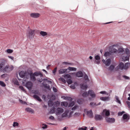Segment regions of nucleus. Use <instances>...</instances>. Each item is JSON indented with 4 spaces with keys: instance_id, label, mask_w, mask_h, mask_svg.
I'll use <instances>...</instances> for the list:
<instances>
[{
    "instance_id": "nucleus-18",
    "label": "nucleus",
    "mask_w": 130,
    "mask_h": 130,
    "mask_svg": "<svg viewBox=\"0 0 130 130\" xmlns=\"http://www.w3.org/2000/svg\"><path fill=\"white\" fill-rule=\"evenodd\" d=\"M30 79L32 81H35L36 80V78L35 77L34 74L33 73H30Z\"/></svg>"
},
{
    "instance_id": "nucleus-41",
    "label": "nucleus",
    "mask_w": 130,
    "mask_h": 130,
    "mask_svg": "<svg viewBox=\"0 0 130 130\" xmlns=\"http://www.w3.org/2000/svg\"><path fill=\"white\" fill-rule=\"evenodd\" d=\"M6 51L8 53H12L13 52V50L10 49H8Z\"/></svg>"
},
{
    "instance_id": "nucleus-37",
    "label": "nucleus",
    "mask_w": 130,
    "mask_h": 130,
    "mask_svg": "<svg viewBox=\"0 0 130 130\" xmlns=\"http://www.w3.org/2000/svg\"><path fill=\"white\" fill-rule=\"evenodd\" d=\"M74 101H72L69 104L68 107H72L74 105Z\"/></svg>"
},
{
    "instance_id": "nucleus-56",
    "label": "nucleus",
    "mask_w": 130,
    "mask_h": 130,
    "mask_svg": "<svg viewBox=\"0 0 130 130\" xmlns=\"http://www.w3.org/2000/svg\"><path fill=\"white\" fill-rule=\"evenodd\" d=\"M70 76V75L69 74H67L64 75V77L65 78H68Z\"/></svg>"
},
{
    "instance_id": "nucleus-20",
    "label": "nucleus",
    "mask_w": 130,
    "mask_h": 130,
    "mask_svg": "<svg viewBox=\"0 0 130 130\" xmlns=\"http://www.w3.org/2000/svg\"><path fill=\"white\" fill-rule=\"evenodd\" d=\"M58 64H62V65H72L73 64L72 63H69L68 62H58Z\"/></svg>"
},
{
    "instance_id": "nucleus-49",
    "label": "nucleus",
    "mask_w": 130,
    "mask_h": 130,
    "mask_svg": "<svg viewBox=\"0 0 130 130\" xmlns=\"http://www.w3.org/2000/svg\"><path fill=\"white\" fill-rule=\"evenodd\" d=\"M51 100L53 101L55 100L56 98V96L54 95H51Z\"/></svg>"
},
{
    "instance_id": "nucleus-4",
    "label": "nucleus",
    "mask_w": 130,
    "mask_h": 130,
    "mask_svg": "<svg viewBox=\"0 0 130 130\" xmlns=\"http://www.w3.org/2000/svg\"><path fill=\"white\" fill-rule=\"evenodd\" d=\"M118 44H116L113 45L112 46V47H110L109 48V51L110 52L113 53H117L118 52V50L115 48H114L113 47H118Z\"/></svg>"
},
{
    "instance_id": "nucleus-6",
    "label": "nucleus",
    "mask_w": 130,
    "mask_h": 130,
    "mask_svg": "<svg viewBox=\"0 0 130 130\" xmlns=\"http://www.w3.org/2000/svg\"><path fill=\"white\" fill-rule=\"evenodd\" d=\"M33 85L31 81H29L26 83L25 86L28 89L30 90L31 89Z\"/></svg>"
},
{
    "instance_id": "nucleus-62",
    "label": "nucleus",
    "mask_w": 130,
    "mask_h": 130,
    "mask_svg": "<svg viewBox=\"0 0 130 130\" xmlns=\"http://www.w3.org/2000/svg\"><path fill=\"white\" fill-rule=\"evenodd\" d=\"M70 88L72 89H74L75 88V87L74 85L72 84L71 85Z\"/></svg>"
},
{
    "instance_id": "nucleus-63",
    "label": "nucleus",
    "mask_w": 130,
    "mask_h": 130,
    "mask_svg": "<svg viewBox=\"0 0 130 130\" xmlns=\"http://www.w3.org/2000/svg\"><path fill=\"white\" fill-rule=\"evenodd\" d=\"M53 89L54 91L55 92H57V90L54 87H53Z\"/></svg>"
},
{
    "instance_id": "nucleus-60",
    "label": "nucleus",
    "mask_w": 130,
    "mask_h": 130,
    "mask_svg": "<svg viewBox=\"0 0 130 130\" xmlns=\"http://www.w3.org/2000/svg\"><path fill=\"white\" fill-rule=\"evenodd\" d=\"M14 83L15 84V85H19V83L18 81L16 79L15 80V81Z\"/></svg>"
},
{
    "instance_id": "nucleus-2",
    "label": "nucleus",
    "mask_w": 130,
    "mask_h": 130,
    "mask_svg": "<svg viewBox=\"0 0 130 130\" xmlns=\"http://www.w3.org/2000/svg\"><path fill=\"white\" fill-rule=\"evenodd\" d=\"M36 31L35 30L31 29L28 30L26 33L27 37L30 39L33 38L35 35Z\"/></svg>"
},
{
    "instance_id": "nucleus-31",
    "label": "nucleus",
    "mask_w": 130,
    "mask_h": 130,
    "mask_svg": "<svg viewBox=\"0 0 130 130\" xmlns=\"http://www.w3.org/2000/svg\"><path fill=\"white\" fill-rule=\"evenodd\" d=\"M19 75L20 77L22 78L24 77L25 76L24 73L22 72H21L19 73Z\"/></svg>"
},
{
    "instance_id": "nucleus-52",
    "label": "nucleus",
    "mask_w": 130,
    "mask_h": 130,
    "mask_svg": "<svg viewBox=\"0 0 130 130\" xmlns=\"http://www.w3.org/2000/svg\"><path fill=\"white\" fill-rule=\"evenodd\" d=\"M125 112L124 111L122 112H119L118 113V115L119 116H121Z\"/></svg>"
},
{
    "instance_id": "nucleus-28",
    "label": "nucleus",
    "mask_w": 130,
    "mask_h": 130,
    "mask_svg": "<svg viewBox=\"0 0 130 130\" xmlns=\"http://www.w3.org/2000/svg\"><path fill=\"white\" fill-rule=\"evenodd\" d=\"M64 97V99L65 100H67L70 101H71L73 100L72 98L70 97L67 96Z\"/></svg>"
},
{
    "instance_id": "nucleus-25",
    "label": "nucleus",
    "mask_w": 130,
    "mask_h": 130,
    "mask_svg": "<svg viewBox=\"0 0 130 130\" xmlns=\"http://www.w3.org/2000/svg\"><path fill=\"white\" fill-rule=\"evenodd\" d=\"M109 98L108 97H101L100 98L101 100L105 101L106 100H108L109 99Z\"/></svg>"
},
{
    "instance_id": "nucleus-16",
    "label": "nucleus",
    "mask_w": 130,
    "mask_h": 130,
    "mask_svg": "<svg viewBox=\"0 0 130 130\" xmlns=\"http://www.w3.org/2000/svg\"><path fill=\"white\" fill-rule=\"evenodd\" d=\"M83 75L84 74L81 71L78 72L76 74V76L78 77H82Z\"/></svg>"
},
{
    "instance_id": "nucleus-59",
    "label": "nucleus",
    "mask_w": 130,
    "mask_h": 130,
    "mask_svg": "<svg viewBox=\"0 0 130 130\" xmlns=\"http://www.w3.org/2000/svg\"><path fill=\"white\" fill-rule=\"evenodd\" d=\"M122 77H124L126 79H129V78L126 75H123Z\"/></svg>"
},
{
    "instance_id": "nucleus-35",
    "label": "nucleus",
    "mask_w": 130,
    "mask_h": 130,
    "mask_svg": "<svg viewBox=\"0 0 130 130\" xmlns=\"http://www.w3.org/2000/svg\"><path fill=\"white\" fill-rule=\"evenodd\" d=\"M87 127L84 126L81 128H79L78 129V130H87Z\"/></svg>"
},
{
    "instance_id": "nucleus-9",
    "label": "nucleus",
    "mask_w": 130,
    "mask_h": 130,
    "mask_svg": "<svg viewBox=\"0 0 130 130\" xmlns=\"http://www.w3.org/2000/svg\"><path fill=\"white\" fill-rule=\"evenodd\" d=\"M40 15V14L38 13H32L30 14V16L32 18H36L39 17Z\"/></svg>"
},
{
    "instance_id": "nucleus-47",
    "label": "nucleus",
    "mask_w": 130,
    "mask_h": 130,
    "mask_svg": "<svg viewBox=\"0 0 130 130\" xmlns=\"http://www.w3.org/2000/svg\"><path fill=\"white\" fill-rule=\"evenodd\" d=\"M84 78L86 80H87L88 81H89V80L88 76L86 74H85Z\"/></svg>"
},
{
    "instance_id": "nucleus-3",
    "label": "nucleus",
    "mask_w": 130,
    "mask_h": 130,
    "mask_svg": "<svg viewBox=\"0 0 130 130\" xmlns=\"http://www.w3.org/2000/svg\"><path fill=\"white\" fill-rule=\"evenodd\" d=\"M9 66H6L3 69L2 66H0V71L4 73L8 72L13 70V66H11V68L9 67Z\"/></svg>"
},
{
    "instance_id": "nucleus-64",
    "label": "nucleus",
    "mask_w": 130,
    "mask_h": 130,
    "mask_svg": "<svg viewBox=\"0 0 130 130\" xmlns=\"http://www.w3.org/2000/svg\"><path fill=\"white\" fill-rule=\"evenodd\" d=\"M126 103L128 105V107L130 108V102L128 101H126Z\"/></svg>"
},
{
    "instance_id": "nucleus-14",
    "label": "nucleus",
    "mask_w": 130,
    "mask_h": 130,
    "mask_svg": "<svg viewBox=\"0 0 130 130\" xmlns=\"http://www.w3.org/2000/svg\"><path fill=\"white\" fill-rule=\"evenodd\" d=\"M118 66L117 67H116L115 69L116 71H118L119 69H125V67L126 66H127V67H128V66Z\"/></svg>"
},
{
    "instance_id": "nucleus-45",
    "label": "nucleus",
    "mask_w": 130,
    "mask_h": 130,
    "mask_svg": "<svg viewBox=\"0 0 130 130\" xmlns=\"http://www.w3.org/2000/svg\"><path fill=\"white\" fill-rule=\"evenodd\" d=\"M19 101L20 103L22 104H27V103L25 101H23L22 100L19 99Z\"/></svg>"
},
{
    "instance_id": "nucleus-22",
    "label": "nucleus",
    "mask_w": 130,
    "mask_h": 130,
    "mask_svg": "<svg viewBox=\"0 0 130 130\" xmlns=\"http://www.w3.org/2000/svg\"><path fill=\"white\" fill-rule=\"evenodd\" d=\"M25 110L27 112H31L32 113H34V110L30 108H27L25 109Z\"/></svg>"
},
{
    "instance_id": "nucleus-8",
    "label": "nucleus",
    "mask_w": 130,
    "mask_h": 130,
    "mask_svg": "<svg viewBox=\"0 0 130 130\" xmlns=\"http://www.w3.org/2000/svg\"><path fill=\"white\" fill-rule=\"evenodd\" d=\"M122 118L125 122H127L129 119V116L127 114H125L123 115Z\"/></svg>"
},
{
    "instance_id": "nucleus-17",
    "label": "nucleus",
    "mask_w": 130,
    "mask_h": 130,
    "mask_svg": "<svg viewBox=\"0 0 130 130\" xmlns=\"http://www.w3.org/2000/svg\"><path fill=\"white\" fill-rule=\"evenodd\" d=\"M80 85L81 88L83 90H86L87 88V86L84 83L81 84Z\"/></svg>"
},
{
    "instance_id": "nucleus-51",
    "label": "nucleus",
    "mask_w": 130,
    "mask_h": 130,
    "mask_svg": "<svg viewBox=\"0 0 130 130\" xmlns=\"http://www.w3.org/2000/svg\"><path fill=\"white\" fill-rule=\"evenodd\" d=\"M7 74H2L1 76V77L3 78H5L7 76Z\"/></svg>"
},
{
    "instance_id": "nucleus-48",
    "label": "nucleus",
    "mask_w": 130,
    "mask_h": 130,
    "mask_svg": "<svg viewBox=\"0 0 130 130\" xmlns=\"http://www.w3.org/2000/svg\"><path fill=\"white\" fill-rule=\"evenodd\" d=\"M19 88L21 90H22L24 92H26L25 90L24 89L23 87L22 86H20L19 87Z\"/></svg>"
},
{
    "instance_id": "nucleus-40",
    "label": "nucleus",
    "mask_w": 130,
    "mask_h": 130,
    "mask_svg": "<svg viewBox=\"0 0 130 130\" xmlns=\"http://www.w3.org/2000/svg\"><path fill=\"white\" fill-rule=\"evenodd\" d=\"M69 70L70 71H75L76 70V68L74 67H69Z\"/></svg>"
},
{
    "instance_id": "nucleus-53",
    "label": "nucleus",
    "mask_w": 130,
    "mask_h": 130,
    "mask_svg": "<svg viewBox=\"0 0 130 130\" xmlns=\"http://www.w3.org/2000/svg\"><path fill=\"white\" fill-rule=\"evenodd\" d=\"M60 79H61V81L64 83H66V80L63 78L60 77Z\"/></svg>"
},
{
    "instance_id": "nucleus-24",
    "label": "nucleus",
    "mask_w": 130,
    "mask_h": 130,
    "mask_svg": "<svg viewBox=\"0 0 130 130\" xmlns=\"http://www.w3.org/2000/svg\"><path fill=\"white\" fill-rule=\"evenodd\" d=\"M7 60L5 59H3L2 60L1 62L2 64H0V65H3L7 63Z\"/></svg>"
},
{
    "instance_id": "nucleus-21",
    "label": "nucleus",
    "mask_w": 130,
    "mask_h": 130,
    "mask_svg": "<svg viewBox=\"0 0 130 130\" xmlns=\"http://www.w3.org/2000/svg\"><path fill=\"white\" fill-rule=\"evenodd\" d=\"M60 102L58 101H56L54 103L53 105V107H57L60 105Z\"/></svg>"
},
{
    "instance_id": "nucleus-44",
    "label": "nucleus",
    "mask_w": 130,
    "mask_h": 130,
    "mask_svg": "<svg viewBox=\"0 0 130 130\" xmlns=\"http://www.w3.org/2000/svg\"><path fill=\"white\" fill-rule=\"evenodd\" d=\"M42 125L43 126L42 127V128L43 129H45L47 128V125L44 124H43Z\"/></svg>"
},
{
    "instance_id": "nucleus-58",
    "label": "nucleus",
    "mask_w": 130,
    "mask_h": 130,
    "mask_svg": "<svg viewBox=\"0 0 130 130\" xmlns=\"http://www.w3.org/2000/svg\"><path fill=\"white\" fill-rule=\"evenodd\" d=\"M43 85L44 86V87L45 88L49 89V86H47V84H43Z\"/></svg>"
},
{
    "instance_id": "nucleus-39",
    "label": "nucleus",
    "mask_w": 130,
    "mask_h": 130,
    "mask_svg": "<svg viewBox=\"0 0 130 130\" xmlns=\"http://www.w3.org/2000/svg\"><path fill=\"white\" fill-rule=\"evenodd\" d=\"M67 82L68 84H70L72 83V80L70 79H68L67 80Z\"/></svg>"
},
{
    "instance_id": "nucleus-32",
    "label": "nucleus",
    "mask_w": 130,
    "mask_h": 130,
    "mask_svg": "<svg viewBox=\"0 0 130 130\" xmlns=\"http://www.w3.org/2000/svg\"><path fill=\"white\" fill-rule=\"evenodd\" d=\"M111 55V53L108 52H106L104 54V56L106 57L110 56Z\"/></svg>"
},
{
    "instance_id": "nucleus-15",
    "label": "nucleus",
    "mask_w": 130,
    "mask_h": 130,
    "mask_svg": "<svg viewBox=\"0 0 130 130\" xmlns=\"http://www.w3.org/2000/svg\"><path fill=\"white\" fill-rule=\"evenodd\" d=\"M88 93L93 98H94L95 96V95L94 92L92 90H89Z\"/></svg>"
},
{
    "instance_id": "nucleus-29",
    "label": "nucleus",
    "mask_w": 130,
    "mask_h": 130,
    "mask_svg": "<svg viewBox=\"0 0 130 130\" xmlns=\"http://www.w3.org/2000/svg\"><path fill=\"white\" fill-rule=\"evenodd\" d=\"M48 104L49 106L52 107L53 106L54 103L52 101L50 100L48 101Z\"/></svg>"
},
{
    "instance_id": "nucleus-12",
    "label": "nucleus",
    "mask_w": 130,
    "mask_h": 130,
    "mask_svg": "<svg viewBox=\"0 0 130 130\" xmlns=\"http://www.w3.org/2000/svg\"><path fill=\"white\" fill-rule=\"evenodd\" d=\"M87 115L90 118H93V113L92 110L91 109L90 111H87Z\"/></svg>"
},
{
    "instance_id": "nucleus-13",
    "label": "nucleus",
    "mask_w": 130,
    "mask_h": 130,
    "mask_svg": "<svg viewBox=\"0 0 130 130\" xmlns=\"http://www.w3.org/2000/svg\"><path fill=\"white\" fill-rule=\"evenodd\" d=\"M95 62L98 64H99L100 62V56L98 55L95 56Z\"/></svg>"
},
{
    "instance_id": "nucleus-30",
    "label": "nucleus",
    "mask_w": 130,
    "mask_h": 130,
    "mask_svg": "<svg viewBox=\"0 0 130 130\" xmlns=\"http://www.w3.org/2000/svg\"><path fill=\"white\" fill-rule=\"evenodd\" d=\"M88 93L87 92H85L82 94V96L84 98H85L88 96Z\"/></svg>"
},
{
    "instance_id": "nucleus-54",
    "label": "nucleus",
    "mask_w": 130,
    "mask_h": 130,
    "mask_svg": "<svg viewBox=\"0 0 130 130\" xmlns=\"http://www.w3.org/2000/svg\"><path fill=\"white\" fill-rule=\"evenodd\" d=\"M116 99L117 100V102L119 104H121V102L119 100L118 97L117 96H116Z\"/></svg>"
},
{
    "instance_id": "nucleus-33",
    "label": "nucleus",
    "mask_w": 130,
    "mask_h": 130,
    "mask_svg": "<svg viewBox=\"0 0 130 130\" xmlns=\"http://www.w3.org/2000/svg\"><path fill=\"white\" fill-rule=\"evenodd\" d=\"M68 103L66 102H62L61 104L62 105L64 106L65 107H67L68 105Z\"/></svg>"
},
{
    "instance_id": "nucleus-10",
    "label": "nucleus",
    "mask_w": 130,
    "mask_h": 130,
    "mask_svg": "<svg viewBox=\"0 0 130 130\" xmlns=\"http://www.w3.org/2000/svg\"><path fill=\"white\" fill-rule=\"evenodd\" d=\"M111 61V59L110 58L107 59L106 61L103 59L102 60L103 62L105 64V65H109L110 64Z\"/></svg>"
},
{
    "instance_id": "nucleus-43",
    "label": "nucleus",
    "mask_w": 130,
    "mask_h": 130,
    "mask_svg": "<svg viewBox=\"0 0 130 130\" xmlns=\"http://www.w3.org/2000/svg\"><path fill=\"white\" fill-rule=\"evenodd\" d=\"M35 76H37L39 75L40 74V72H35L33 73Z\"/></svg>"
},
{
    "instance_id": "nucleus-36",
    "label": "nucleus",
    "mask_w": 130,
    "mask_h": 130,
    "mask_svg": "<svg viewBox=\"0 0 130 130\" xmlns=\"http://www.w3.org/2000/svg\"><path fill=\"white\" fill-rule=\"evenodd\" d=\"M0 85L3 87H5L6 86V84L4 82L1 81H0Z\"/></svg>"
},
{
    "instance_id": "nucleus-57",
    "label": "nucleus",
    "mask_w": 130,
    "mask_h": 130,
    "mask_svg": "<svg viewBox=\"0 0 130 130\" xmlns=\"http://www.w3.org/2000/svg\"><path fill=\"white\" fill-rule=\"evenodd\" d=\"M78 106L77 105H75L74 107H72L71 109L72 110H73L76 109L77 108Z\"/></svg>"
},
{
    "instance_id": "nucleus-1",
    "label": "nucleus",
    "mask_w": 130,
    "mask_h": 130,
    "mask_svg": "<svg viewBox=\"0 0 130 130\" xmlns=\"http://www.w3.org/2000/svg\"><path fill=\"white\" fill-rule=\"evenodd\" d=\"M118 54L123 59L122 61L124 62V61L129 59L130 55V52L129 50L126 48L124 49L122 47H120L118 49Z\"/></svg>"
},
{
    "instance_id": "nucleus-55",
    "label": "nucleus",
    "mask_w": 130,
    "mask_h": 130,
    "mask_svg": "<svg viewBox=\"0 0 130 130\" xmlns=\"http://www.w3.org/2000/svg\"><path fill=\"white\" fill-rule=\"evenodd\" d=\"M67 113H64L62 115V118L66 117L67 116Z\"/></svg>"
},
{
    "instance_id": "nucleus-46",
    "label": "nucleus",
    "mask_w": 130,
    "mask_h": 130,
    "mask_svg": "<svg viewBox=\"0 0 130 130\" xmlns=\"http://www.w3.org/2000/svg\"><path fill=\"white\" fill-rule=\"evenodd\" d=\"M19 124L18 122H14L13 125V126L14 127H15V126H18Z\"/></svg>"
},
{
    "instance_id": "nucleus-11",
    "label": "nucleus",
    "mask_w": 130,
    "mask_h": 130,
    "mask_svg": "<svg viewBox=\"0 0 130 130\" xmlns=\"http://www.w3.org/2000/svg\"><path fill=\"white\" fill-rule=\"evenodd\" d=\"M94 118L96 120H101L103 119V118L101 115L96 114L95 115Z\"/></svg>"
},
{
    "instance_id": "nucleus-23",
    "label": "nucleus",
    "mask_w": 130,
    "mask_h": 130,
    "mask_svg": "<svg viewBox=\"0 0 130 130\" xmlns=\"http://www.w3.org/2000/svg\"><path fill=\"white\" fill-rule=\"evenodd\" d=\"M57 113L58 114H61L63 112V109L61 108H58L57 109Z\"/></svg>"
},
{
    "instance_id": "nucleus-61",
    "label": "nucleus",
    "mask_w": 130,
    "mask_h": 130,
    "mask_svg": "<svg viewBox=\"0 0 130 130\" xmlns=\"http://www.w3.org/2000/svg\"><path fill=\"white\" fill-rule=\"evenodd\" d=\"M49 118L50 119H51V120H54V117L53 116H50Z\"/></svg>"
},
{
    "instance_id": "nucleus-5",
    "label": "nucleus",
    "mask_w": 130,
    "mask_h": 130,
    "mask_svg": "<svg viewBox=\"0 0 130 130\" xmlns=\"http://www.w3.org/2000/svg\"><path fill=\"white\" fill-rule=\"evenodd\" d=\"M110 114V113L109 110H107L106 109H105L103 110L101 113L102 115L104 117L108 116H109Z\"/></svg>"
},
{
    "instance_id": "nucleus-7",
    "label": "nucleus",
    "mask_w": 130,
    "mask_h": 130,
    "mask_svg": "<svg viewBox=\"0 0 130 130\" xmlns=\"http://www.w3.org/2000/svg\"><path fill=\"white\" fill-rule=\"evenodd\" d=\"M105 119L106 121L108 123H113L115 122V119L114 118L106 117Z\"/></svg>"
},
{
    "instance_id": "nucleus-34",
    "label": "nucleus",
    "mask_w": 130,
    "mask_h": 130,
    "mask_svg": "<svg viewBox=\"0 0 130 130\" xmlns=\"http://www.w3.org/2000/svg\"><path fill=\"white\" fill-rule=\"evenodd\" d=\"M55 107H53V108L50 110V113H54L55 111Z\"/></svg>"
},
{
    "instance_id": "nucleus-27",
    "label": "nucleus",
    "mask_w": 130,
    "mask_h": 130,
    "mask_svg": "<svg viewBox=\"0 0 130 130\" xmlns=\"http://www.w3.org/2000/svg\"><path fill=\"white\" fill-rule=\"evenodd\" d=\"M67 69H61L59 71V73L60 74H62L65 73L67 71Z\"/></svg>"
},
{
    "instance_id": "nucleus-50",
    "label": "nucleus",
    "mask_w": 130,
    "mask_h": 130,
    "mask_svg": "<svg viewBox=\"0 0 130 130\" xmlns=\"http://www.w3.org/2000/svg\"><path fill=\"white\" fill-rule=\"evenodd\" d=\"M82 100L81 99H79L77 100V103L79 104H81L82 103Z\"/></svg>"
},
{
    "instance_id": "nucleus-38",
    "label": "nucleus",
    "mask_w": 130,
    "mask_h": 130,
    "mask_svg": "<svg viewBox=\"0 0 130 130\" xmlns=\"http://www.w3.org/2000/svg\"><path fill=\"white\" fill-rule=\"evenodd\" d=\"M115 66H110L109 69L110 71H112L114 68Z\"/></svg>"
},
{
    "instance_id": "nucleus-19",
    "label": "nucleus",
    "mask_w": 130,
    "mask_h": 130,
    "mask_svg": "<svg viewBox=\"0 0 130 130\" xmlns=\"http://www.w3.org/2000/svg\"><path fill=\"white\" fill-rule=\"evenodd\" d=\"M33 97L34 99L37 100L39 102H41L42 101L41 99L37 95L34 94L33 95Z\"/></svg>"
},
{
    "instance_id": "nucleus-42",
    "label": "nucleus",
    "mask_w": 130,
    "mask_h": 130,
    "mask_svg": "<svg viewBox=\"0 0 130 130\" xmlns=\"http://www.w3.org/2000/svg\"><path fill=\"white\" fill-rule=\"evenodd\" d=\"M90 105L92 107H94V106H96V104L93 102H91L90 104Z\"/></svg>"
},
{
    "instance_id": "nucleus-26",
    "label": "nucleus",
    "mask_w": 130,
    "mask_h": 130,
    "mask_svg": "<svg viewBox=\"0 0 130 130\" xmlns=\"http://www.w3.org/2000/svg\"><path fill=\"white\" fill-rule=\"evenodd\" d=\"M40 34L43 36H46L47 35L46 32L43 31H41L40 32Z\"/></svg>"
}]
</instances>
